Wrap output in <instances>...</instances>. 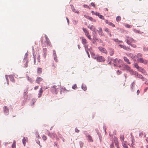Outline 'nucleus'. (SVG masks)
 <instances>
[{"instance_id": "nucleus-1", "label": "nucleus", "mask_w": 148, "mask_h": 148, "mask_svg": "<svg viewBox=\"0 0 148 148\" xmlns=\"http://www.w3.org/2000/svg\"><path fill=\"white\" fill-rule=\"evenodd\" d=\"M142 54L141 53H138L137 54V56H135V58H136L138 61L140 62L143 63L145 64H147V60H144L142 58Z\"/></svg>"}, {"instance_id": "nucleus-2", "label": "nucleus", "mask_w": 148, "mask_h": 148, "mask_svg": "<svg viewBox=\"0 0 148 148\" xmlns=\"http://www.w3.org/2000/svg\"><path fill=\"white\" fill-rule=\"evenodd\" d=\"M111 60L113 61L114 64L115 66H119L120 68L121 67V66H123L122 64L123 62L122 60L120 59L118 60L117 58H116L115 59H112Z\"/></svg>"}, {"instance_id": "nucleus-3", "label": "nucleus", "mask_w": 148, "mask_h": 148, "mask_svg": "<svg viewBox=\"0 0 148 148\" xmlns=\"http://www.w3.org/2000/svg\"><path fill=\"white\" fill-rule=\"evenodd\" d=\"M126 40L125 41L126 42V43L128 44L129 45H131V43L132 42H136V41L130 37L126 36Z\"/></svg>"}, {"instance_id": "nucleus-4", "label": "nucleus", "mask_w": 148, "mask_h": 148, "mask_svg": "<svg viewBox=\"0 0 148 148\" xmlns=\"http://www.w3.org/2000/svg\"><path fill=\"white\" fill-rule=\"evenodd\" d=\"M94 58L97 59V60L99 62H100L105 61L104 58L101 56H97L96 57Z\"/></svg>"}, {"instance_id": "nucleus-5", "label": "nucleus", "mask_w": 148, "mask_h": 148, "mask_svg": "<svg viewBox=\"0 0 148 148\" xmlns=\"http://www.w3.org/2000/svg\"><path fill=\"white\" fill-rule=\"evenodd\" d=\"M124 68L125 70H126L128 71L131 74H133V71L128 65H124Z\"/></svg>"}, {"instance_id": "nucleus-6", "label": "nucleus", "mask_w": 148, "mask_h": 148, "mask_svg": "<svg viewBox=\"0 0 148 148\" xmlns=\"http://www.w3.org/2000/svg\"><path fill=\"white\" fill-rule=\"evenodd\" d=\"M98 49L101 52L105 53L106 55L108 54V51L105 48L100 47H98Z\"/></svg>"}, {"instance_id": "nucleus-7", "label": "nucleus", "mask_w": 148, "mask_h": 148, "mask_svg": "<svg viewBox=\"0 0 148 148\" xmlns=\"http://www.w3.org/2000/svg\"><path fill=\"white\" fill-rule=\"evenodd\" d=\"M119 46L121 48H123L127 51H131V49L128 47L124 45H119Z\"/></svg>"}, {"instance_id": "nucleus-8", "label": "nucleus", "mask_w": 148, "mask_h": 148, "mask_svg": "<svg viewBox=\"0 0 148 148\" xmlns=\"http://www.w3.org/2000/svg\"><path fill=\"white\" fill-rule=\"evenodd\" d=\"M43 79L42 78L40 77H38L36 78V82L40 84V82L42 81Z\"/></svg>"}, {"instance_id": "nucleus-9", "label": "nucleus", "mask_w": 148, "mask_h": 148, "mask_svg": "<svg viewBox=\"0 0 148 148\" xmlns=\"http://www.w3.org/2000/svg\"><path fill=\"white\" fill-rule=\"evenodd\" d=\"M84 16L86 18L90 20V21H91L95 22L96 21V20L93 19L92 17H90L88 16L84 15Z\"/></svg>"}, {"instance_id": "nucleus-10", "label": "nucleus", "mask_w": 148, "mask_h": 148, "mask_svg": "<svg viewBox=\"0 0 148 148\" xmlns=\"http://www.w3.org/2000/svg\"><path fill=\"white\" fill-rule=\"evenodd\" d=\"M3 109L4 113L6 114H8L9 112L8 108L6 106H5L3 107Z\"/></svg>"}, {"instance_id": "nucleus-11", "label": "nucleus", "mask_w": 148, "mask_h": 148, "mask_svg": "<svg viewBox=\"0 0 148 148\" xmlns=\"http://www.w3.org/2000/svg\"><path fill=\"white\" fill-rule=\"evenodd\" d=\"M127 56L130 57L131 58H132L134 60H136V59H135V56H134V55L131 53H128V54H127Z\"/></svg>"}, {"instance_id": "nucleus-12", "label": "nucleus", "mask_w": 148, "mask_h": 148, "mask_svg": "<svg viewBox=\"0 0 148 148\" xmlns=\"http://www.w3.org/2000/svg\"><path fill=\"white\" fill-rule=\"evenodd\" d=\"M51 91L55 93L56 94H57V89L56 88V86H53L51 89Z\"/></svg>"}, {"instance_id": "nucleus-13", "label": "nucleus", "mask_w": 148, "mask_h": 148, "mask_svg": "<svg viewBox=\"0 0 148 148\" xmlns=\"http://www.w3.org/2000/svg\"><path fill=\"white\" fill-rule=\"evenodd\" d=\"M106 23L108 24V25L110 26H111L113 27H114L115 26V25L114 24H113L112 23L110 22H109L107 20L106 21Z\"/></svg>"}, {"instance_id": "nucleus-14", "label": "nucleus", "mask_w": 148, "mask_h": 148, "mask_svg": "<svg viewBox=\"0 0 148 148\" xmlns=\"http://www.w3.org/2000/svg\"><path fill=\"white\" fill-rule=\"evenodd\" d=\"M87 140L89 142H93V140L91 136L89 135H88L87 136Z\"/></svg>"}, {"instance_id": "nucleus-15", "label": "nucleus", "mask_w": 148, "mask_h": 148, "mask_svg": "<svg viewBox=\"0 0 148 148\" xmlns=\"http://www.w3.org/2000/svg\"><path fill=\"white\" fill-rule=\"evenodd\" d=\"M23 61L24 62H25V63L24 64V66L25 68L27 67L28 64V60H27V58H25L23 60Z\"/></svg>"}, {"instance_id": "nucleus-16", "label": "nucleus", "mask_w": 148, "mask_h": 148, "mask_svg": "<svg viewBox=\"0 0 148 148\" xmlns=\"http://www.w3.org/2000/svg\"><path fill=\"white\" fill-rule=\"evenodd\" d=\"M123 59L128 64H131L129 60L127 58L125 57H123Z\"/></svg>"}, {"instance_id": "nucleus-17", "label": "nucleus", "mask_w": 148, "mask_h": 148, "mask_svg": "<svg viewBox=\"0 0 148 148\" xmlns=\"http://www.w3.org/2000/svg\"><path fill=\"white\" fill-rule=\"evenodd\" d=\"M90 28L91 30L94 31L95 32H97V30L96 29L95 27L92 25L90 27Z\"/></svg>"}, {"instance_id": "nucleus-18", "label": "nucleus", "mask_w": 148, "mask_h": 148, "mask_svg": "<svg viewBox=\"0 0 148 148\" xmlns=\"http://www.w3.org/2000/svg\"><path fill=\"white\" fill-rule=\"evenodd\" d=\"M98 31V30H97ZM98 32L99 34L100 35H103L102 30L101 28L99 27L98 28Z\"/></svg>"}, {"instance_id": "nucleus-19", "label": "nucleus", "mask_w": 148, "mask_h": 148, "mask_svg": "<svg viewBox=\"0 0 148 148\" xmlns=\"http://www.w3.org/2000/svg\"><path fill=\"white\" fill-rule=\"evenodd\" d=\"M82 43L84 45H85L87 43V41L86 39L84 38L83 37H82Z\"/></svg>"}, {"instance_id": "nucleus-20", "label": "nucleus", "mask_w": 148, "mask_h": 148, "mask_svg": "<svg viewBox=\"0 0 148 148\" xmlns=\"http://www.w3.org/2000/svg\"><path fill=\"white\" fill-rule=\"evenodd\" d=\"M120 139L121 140V142L122 143L123 142H124V135L123 134H121L120 136Z\"/></svg>"}, {"instance_id": "nucleus-21", "label": "nucleus", "mask_w": 148, "mask_h": 148, "mask_svg": "<svg viewBox=\"0 0 148 148\" xmlns=\"http://www.w3.org/2000/svg\"><path fill=\"white\" fill-rule=\"evenodd\" d=\"M42 72V69L40 68H38L37 72L38 74H40Z\"/></svg>"}, {"instance_id": "nucleus-22", "label": "nucleus", "mask_w": 148, "mask_h": 148, "mask_svg": "<svg viewBox=\"0 0 148 148\" xmlns=\"http://www.w3.org/2000/svg\"><path fill=\"white\" fill-rule=\"evenodd\" d=\"M48 135L50 136L52 138H54L56 136V134L54 133L51 134L50 133H49Z\"/></svg>"}, {"instance_id": "nucleus-23", "label": "nucleus", "mask_w": 148, "mask_h": 148, "mask_svg": "<svg viewBox=\"0 0 148 148\" xmlns=\"http://www.w3.org/2000/svg\"><path fill=\"white\" fill-rule=\"evenodd\" d=\"M138 71L141 72L145 74V71L142 67H140Z\"/></svg>"}, {"instance_id": "nucleus-24", "label": "nucleus", "mask_w": 148, "mask_h": 148, "mask_svg": "<svg viewBox=\"0 0 148 148\" xmlns=\"http://www.w3.org/2000/svg\"><path fill=\"white\" fill-rule=\"evenodd\" d=\"M72 10L73 11V12H75V13H77L78 14H79V11H78L77 10H75L73 7L72 8Z\"/></svg>"}, {"instance_id": "nucleus-25", "label": "nucleus", "mask_w": 148, "mask_h": 148, "mask_svg": "<svg viewBox=\"0 0 148 148\" xmlns=\"http://www.w3.org/2000/svg\"><path fill=\"white\" fill-rule=\"evenodd\" d=\"M114 53V51L113 50L111 49L110 51H109V54L110 56H112Z\"/></svg>"}, {"instance_id": "nucleus-26", "label": "nucleus", "mask_w": 148, "mask_h": 148, "mask_svg": "<svg viewBox=\"0 0 148 148\" xmlns=\"http://www.w3.org/2000/svg\"><path fill=\"white\" fill-rule=\"evenodd\" d=\"M27 79L28 80H29V81L30 82H33L34 80L33 79L30 77L29 76L27 77Z\"/></svg>"}, {"instance_id": "nucleus-27", "label": "nucleus", "mask_w": 148, "mask_h": 148, "mask_svg": "<svg viewBox=\"0 0 148 148\" xmlns=\"http://www.w3.org/2000/svg\"><path fill=\"white\" fill-rule=\"evenodd\" d=\"M84 47L86 51H88V50H90V48L89 49L88 48V45H84Z\"/></svg>"}, {"instance_id": "nucleus-28", "label": "nucleus", "mask_w": 148, "mask_h": 148, "mask_svg": "<svg viewBox=\"0 0 148 148\" xmlns=\"http://www.w3.org/2000/svg\"><path fill=\"white\" fill-rule=\"evenodd\" d=\"M82 88L85 91H86L87 90V88L86 86L82 85Z\"/></svg>"}, {"instance_id": "nucleus-29", "label": "nucleus", "mask_w": 148, "mask_h": 148, "mask_svg": "<svg viewBox=\"0 0 148 148\" xmlns=\"http://www.w3.org/2000/svg\"><path fill=\"white\" fill-rule=\"evenodd\" d=\"M121 17L120 16H117L116 18V20L117 22H119V21H121Z\"/></svg>"}, {"instance_id": "nucleus-30", "label": "nucleus", "mask_w": 148, "mask_h": 148, "mask_svg": "<svg viewBox=\"0 0 148 148\" xmlns=\"http://www.w3.org/2000/svg\"><path fill=\"white\" fill-rule=\"evenodd\" d=\"M122 143V145L124 148H128L127 146L124 142Z\"/></svg>"}, {"instance_id": "nucleus-31", "label": "nucleus", "mask_w": 148, "mask_h": 148, "mask_svg": "<svg viewBox=\"0 0 148 148\" xmlns=\"http://www.w3.org/2000/svg\"><path fill=\"white\" fill-rule=\"evenodd\" d=\"M82 29L85 32V34H88V32L86 28H83Z\"/></svg>"}, {"instance_id": "nucleus-32", "label": "nucleus", "mask_w": 148, "mask_h": 148, "mask_svg": "<svg viewBox=\"0 0 148 148\" xmlns=\"http://www.w3.org/2000/svg\"><path fill=\"white\" fill-rule=\"evenodd\" d=\"M26 141V139L25 138V137H24L22 140V141H23V143L24 146H25V143H26V142H25Z\"/></svg>"}, {"instance_id": "nucleus-33", "label": "nucleus", "mask_w": 148, "mask_h": 148, "mask_svg": "<svg viewBox=\"0 0 148 148\" xmlns=\"http://www.w3.org/2000/svg\"><path fill=\"white\" fill-rule=\"evenodd\" d=\"M56 64H53L51 67V69H55L56 68Z\"/></svg>"}, {"instance_id": "nucleus-34", "label": "nucleus", "mask_w": 148, "mask_h": 148, "mask_svg": "<svg viewBox=\"0 0 148 148\" xmlns=\"http://www.w3.org/2000/svg\"><path fill=\"white\" fill-rule=\"evenodd\" d=\"M98 17L99 18L102 19H104V17L102 15L99 14V15L98 16Z\"/></svg>"}, {"instance_id": "nucleus-35", "label": "nucleus", "mask_w": 148, "mask_h": 148, "mask_svg": "<svg viewBox=\"0 0 148 148\" xmlns=\"http://www.w3.org/2000/svg\"><path fill=\"white\" fill-rule=\"evenodd\" d=\"M132 145H134L135 144V140L133 137H132Z\"/></svg>"}, {"instance_id": "nucleus-36", "label": "nucleus", "mask_w": 148, "mask_h": 148, "mask_svg": "<svg viewBox=\"0 0 148 148\" xmlns=\"http://www.w3.org/2000/svg\"><path fill=\"white\" fill-rule=\"evenodd\" d=\"M43 140L44 141L46 140L47 139V138L46 136L45 135H43L42 137Z\"/></svg>"}, {"instance_id": "nucleus-37", "label": "nucleus", "mask_w": 148, "mask_h": 148, "mask_svg": "<svg viewBox=\"0 0 148 148\" xmlns=\"http://www.w3.org/2000/svg\"><path fill=\"white\" fill-rule=\"evenodd\" d=\"M139 74L137 73L136 72H134L133 71V75H134L135 77H137Z\"/></svg>"}, {"instance_id": "nucleus-38", "label": "nucleus", "mask_w": 148, "mask_h": 148, "mask_svg": "<svg viewBox=\"0 0 148 148\" xmlns=\"http://www.w3.org/2000/svg\"><path fill=\"white\" fill-rule=\"evenodd\" d=\"M130 45L133 48H135L136 47V45L135 44H132V43H131V45Z\"/></svg>"}, {"instance_id": "nucleus-39", "label": "nucleus", "mask_w": 148, "mask_h": 148, "mask_svg": "<svg viewBox=\"0 0 148 148\" xmlns=\"http://www.w3.org/2000/svg\"><path fill=\"white\" fill-rule=\"evenodd\" d=\"M137 77L140 78L141 79H144V77L143 76H142L140 74H139L138 76Z\"/></svg>"}, {"instance_id": "nucleus-40", "label": "nucleus", "mask_w": 148, "mask_h": 148, "mask_svg": "<svg viewBox=\"0 0 148 148\" xmlns=\"http://www.w3.org/2000/svg\"><path fill=\"white\" fill-rule=\"evenodd\" d=\"M72 88L74 89H75L76 88H77V87L76 85V84H75L74 85H73L72 87Z\"/></svg>"}, {"instance_id": "nucleus-41", "label": "nucleus", "mask_w": 148, "mask_h": 148, "mask_svg": "<svg viewBox=\"0 0 148 148\" xmlns=\"http://www.w3.org/2000/svg\"><path fill=\"white\" fill-rule=\"evenodd\" d=\"M135 67L138 69V70H139V69L140 68V67H139L138 65V64H135Z\"/></svg>"}, {"instance_id": "nucleus-42", "label": "nucleus", "mask_w": 148, "mask_h": 148, "mask_svg": "<svg viewBox=\"0 0 148 148\" xmlns=\"http://www.w3.org/2000/svg\"><path fill=\"white\" fill-rule=\"evenodd\" d=\"M47 43L48 45H49L50 46H51V47L52 46V45H51V44L50 41H47Z\"/></svg>"}, {"instance_id": "nucleus-43", "label": "nucleus", "mask_w": 148, "mask_h": 148, "mask_svg": "<svg viewBox=\"0 0 148 148\" xmlns=\"http://www.w3.org/2000/svg\"><path fill=\"white\" fill-rule=\"evenodd\" d=\"M105 31L106 32L108 33V34L110 32V31H109V29L108 28H106L105 29Z\"/></svg>"}, {"instance_id": "nucleus-44", "label": "nucleus", "mask_w": 148, "mask_h": 148, "mask_svg": "<svg viewBox=\"0 0 148 148\" xmlns=\"http://www.w3.org/2000/svg\"><path fill=\"white\" fill-rule=\"evenodd\" d=\"M134 31L136 33H138L141 34L140 31L139 30H135Z\"/></svg>"}, {"instance_id": "nucleus-45", "label": "nucleus", "mask_w": 148, "mask_h": 148, "mask_svg": "<svg viewBox=\"0 0 148 148\" xmlns=\"http://www.w3.org/2000/svg\"><path fill=\"white\" fill-rule=\"evenodd\" d=\"M55 56L54 57V60L56 62H58V60H57V56H56L55 55Z\"/></svg>"}, {"instance_id": "nucleus-46", "label": "nucleus", "mask_w": 148, "mask_h": 148, "mask_svg": "<svg viewBox=\"0 0 148 148\" xmlns=\"http://www.w3.org/2000/svg\"><path fill=\"white\" fill-rule=\"evenodd\" d=\"M43 90H42V88H41L40 89V90L39 91V93H41V94H42V93L43 92Z\"/></svg>"}, {"instance_id": "nucleus-47", "label": "nucleus", "mask_w": 148, "mask_h": 148, "mask_svg": "<svg viewBox=\"0 0 148 148\" xmlns=\"http://www.w3.org/2000/svg\"><path fill=\"white\" fill-rule=\"evenodd\" d=\"M125 27L128 28H130L132 27V26L128 24H127L125 25Z\"/></svg>"}, {"instance_id": "nucleus-48", "label": "nucleus", "mask_w": 148, "mask_h": 148, "mask_svg": "<svg viewBox=\"0 0 148 148\" xmlns=\"http://www.w3.org/2000/svg\"><path fill=\"white\" fill-rule=\"evenodd\" d=\"M75 132H76L77 133H78L79 131V130L77 128H75Z\"/></svg>"}, {"instance_id": "nucleus-49", "label": "nucleus", "mask_w": 148, "mask_h": 148, "mask_svg": "<svg viewBox=\"0 0 148 148\" xmlns=\"http://www.w3.org/2000/svg\"><path fill=\"white\" fill-rule=\"evenodd\" d=\"M91 5L92 6H93V7H95V3H93V2H92L91 3Z\"/></svg>"}, {"instance_id": "nucleus-50", "label": "nucleus", "mask_w": 148, "mask_h": 148, "mask_svg": "<svg viewBox=\"0 0 148 148\" xmlns=\"http://www.w3.org/2000/svg\"><path fill=\"white\" fill-rule=\"evenodd\" d=\"M114 40L116 42H118L119 41V40L118 39H114Z\"/></svg>"}, {"instance_id": "nucleus-51", "label": "nucleus", "mask_w": 148, "mask_h": 148, "mask_svg": "<svg viewBox=\"0 0 148 148\" xmlns=\"http://www.w3.org/2000/svg\"><path fill=\"white\" fill-rule=\"evenodd\" d=\"M83 6L85 8H89V6L86 5H83Z\"/></svg>"}, {"instance_id": "nucleus-52", "label": "nucleus", "mask_w": 148, "mask_h": 148, "mask_svg": "<svg viewBox=\"0 0 148 148\" xmlns=\"http://www.w3.org/2000/svg\"><path fill=\"white\" fill-rule=\"evenodd\" d=\"M42 95V94L39 93V92L38 94V97H40Z\"/></svg>"}, {"instance_id": "nucleus-53", "label": "nucleus", "mask_w": 148, "mask_h": 148, "mask_svg": "<svg viewBox=\"0 0 148 148\" xmlns=\"http://www.w3.org/2000/svg\"><path fill=\"white\" fill-rule=\"evenodd\" d=\"M34 64H36V61L35 57L34 56Z\"/></svg>"}, {"instance_id": "nucleus-54", "label": "nucleus", "mask_w": 148, "mask_h": 148, "mask_svg": "<svg viewBox=\"0 0 148 148\" xmlns=\"http://www.w3.org/2000/svg\"><path fill=\"white\" fill-rule=\"evenodd\" d=\"M38 62H40V56L39 55H38Z\"/></svg>"}, {"instance_id": "nucleus-55", "label": "nucleus", "mask_w": 148, "mask_h": 148, "mask_svg": "<svg viewBox=\"0 0 148 148\" xmlns=\"http://www.w3.org/2000/svg\"><path fill=\"white\" fill-rule=\"evenodd\" d=\"M95 14L97 16H98L99 15V12H95Z\"/></svg>"}, {"instance_id": "nucleus-56", "label": "nucleus", "mask_w": 148, "mask_h": 148, "mask_svg": "<svg viewBox=\"0 0 148 148\" xmlns=\"http://www.w3.org/2000/svg\"><path fill=\"white\" fill-rule=\"evenodd\" d=\"M53 51V56H54V57H55V55L56 56V51H55L54 50Z\"/></svg>"}, {"instance_id": "nucleus-57", "label": "nucleus", "mask_w": 148, "mask_h": 148, "mask_svg": "<svg viewBox=\"0 0 148 148\" xmlns=\"http://www.w3.org/2000/svg\"><path fill=\"white\" fill-rule=\"evenodd\" d=\"M121 73V72L119 70L117 71V73L118 75L120 74Z\"/></svg>"}, {"instance_id": "nucleus-58", "label": "nucleus", "mask_w": 148, "mask_h": 148, "mask_svg": "<svg viewBox=\"0 0 148 148\" xmlns=\"http://www.w3.org/2000/svg\"><path fill=\"white\" fill-rule=\"evenodd\" d=\"M16 145L12 144V148H14L15 147Z\"/></svg>"}, {"instance_id": "nucleus-59", "label": "nucleus", "mask_w": 148, "mask_h": 148, "mask_svg": "<svg viewBox=\"0 0 148 148\" xmlns=\"http://www.w3.org/2000/svg\"><path fill=\"white\" fill-rule=\"evenodd\" d=\"M83 143L81 142H80V146L81 147H82L83 146Z\"/></svg>"}, {"instance_id": "nucleus-60", "label": "nucleus", "mask_w": 148, "mask_h": 148, "mask_svg": "<svg viewBox=\"0 0 148 148\" xmlns=\"http://www.w3.org/2000/svg\"><path fill=\"white\" fill-rule=\"evenodd\" d=\"M110 147L111 148H114V145H113V144H111L110 145Z\"/></svg>"}, {"instance_id": "nucleus-61", "label": "nucleus", "mask_w": 148, "mask_h": 148, "mask_svg": "<svg viewBox=\"0 0 148 148\" xmlns=\"http://www.w3.org/2000/svg\"><path fill=\"white\" fill-rule=\"evenodd\" d=\"M88 37V38L90 40H91V38L90 37V35H88V36L87 37Z\"/></svg>"}, {"instance_id": "nucleus-62", "label": "nucleus", "mask_w": 148, "mask_h": 148, "mask_svg": "<svg viewBox=\"0 0 148 148\" xmlns=\"http://www.w3.org/2000/svg\"><path fill=\"white\" fill-rule=\"evenodd\" d=\"M38 86H36V87H35L34 88V89L35 90H36V89H38Z\"/></svg>"}, {"instance_id": "nucleus-63", "label": "nucleus", "mask_w": 148, "mask_h": 148, "mask_svg": "<svg viewBox=\"0 0 148 148\" xmlns=\"http://www.w3.org/2000/svg\"><path fill=\"white\" fill-rule=\"evenodd\" d=\"M140 93V91L139 90H138L137 91V95H138Z\"/></svg>"}, {"instance_id": "nucleus-64", "label": "nucleus", "mask_w": 148, "mask_h": 148, "mask_svg": "<svg viewBox=\"0 0 148 148\" xmlns=\"http://www.w3.org/2000/svg\"><path fill=\"white\" fill-rule=\"evenodd\" d=\"M134 82H133L132 84V88H133V87H134Z\"/></svg>"}]
</instances>
